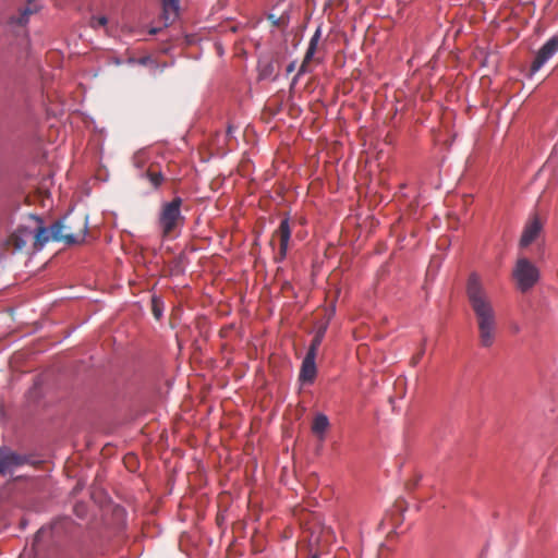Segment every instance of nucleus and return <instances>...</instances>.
I'll use <instances>...</instances> for the list:
<instances>
[{"instance_id":"f257e3e1","label":"nucleus","mask_w":558,"mask_h":558,"mask_svg":"<svg viewBox=\"0 0 558 558\" xmlns=\"http://www.w3.org/2000/svg\"><path fill=\"white\" fill-rule=\"evenodd\" d=\"M465 293L475 317L478 344L484 349L492 348L498 333L497 313L492 296L477 272L470 274Z\"/></svg>"},{"instance_id":"f03ea898","label":"nucleus","mask_w":558,"mask_h":558,"mask_svg":"<svg viewBox=\"0 0 558 558\" xmlns=\"http://www.w3.org/2000/svg\"><path fill=\"white\" fill-rule=\"evenodd\" d=\"M88 217L84 214H69L54 221V241L73 245L85 240Z\"/></svg>"},{"instance_id":"7ed1b4c3","label":"nucleus","mask_w":558,"mask_h":558,"mask_svg":"<svg viewBox=\"0 0 558 558\" xmlns=\"http://www.w3.org/2000/svg\"><path fill=\"white\" fill-rule=\"evenodd\" d=\"M183 199L174 197L161 205L158 216V226L162 238H174L183 227L185 218L181 213Z\"/></svg>"},{"instance_id":"20e7f679","label":"nucleus","mask_w":558,"mask_h":558,"mask_svg":"<svg viewBox=\"0 0 558 558\" xmlns=\"http://www.w3.org/2000/svg\"><path fill=\"white\" fill-rule=\"evenodd\" d=\"M518 291L530 292L541 280L539 268L527 257L519 256L511 271Z\"/></svg>"},{"instance_id":"39448f33","label":"nucleus","mask_w":558,"mask_h":558,"mask_svg":"<svg viewBox=\"0 0 558 558\" xmlns=\"http://www.w3.org/2000/svg\"><path fill=\"white\" fill-rule=\"evenodd\" d=\"M28 463V457L10 448H0V475L13 473L17 468Z\"/></svg>"},{"instance_id":"423d86ee","label":"nucleus","mask_w":558,"mask_h":558,"mask_svg":"<svg viewBox=\"0 0 558 558\" xmlns=\"http://www.w3.org/2000/svg\"><path fill=\"white\" fill-rule=\"evenodd\" d=\"M544 221L541 219L538 214H533L524 225L521 238L519 240V246L521 248L529 247L539 234L543 232Z\"/></svg>"},{"instance_id":"0eeeda50","label":"nucleus","mask_w":558,"mask_h":558,"mask_svg":"<svg viewBox=\"0 0 558 558\" xmlns=\"http://www.w3.org/2000/svg\"><path fill=\"white\" fill-rule=\"evenodd\" d=\"M558 51V34L550 37L536 52L531 63L530 72L532 74L538 72L543 65L551 59Z\"/></svg>"},{"instance_id":"6e6552de","label":"nucleus","mask_w":558,"mask_h":558,"mask_svg":"<svg viewBox=\"0 0 558 558\" xmlns=\"http://www.w3.org/2000/svg\"><path fill=\"white\" fill-rule=\"evenodd\" d=\"M291 233L292 230L290 227L289 219H282L279 227L275 230L272 234V240L270 242L272 244L275 239L279 240V251L275 256L276 262H282L287 257Z\"/></svg>"},{"instance_id":"1a4fd4ad","label":"nucleus","mask_w":558,"mask_h":558,"mask_svg":"<svg viewBox=\"0 0 558 558\" xmlns=\"http://www.w3.org/2000/svg\"><path fill=\"white\" fill-rule=\"evenodd\" d=\"M33 231L28 228H19L7 240V245L12 247L13 251H22L32 240Z\"/></svg>"},{"instance_id":"9d476101","label":"nucleus","mask_w":558,"mask_h":558,"mask_svg":"<svg viewBox=\"0 0 558 558\" xmlns=\"http://www.w3.org/2000/svg\"><path fill=\"white\" fill-rule=\"evenodd\" d=\"M315 360H316V356H312V355H307V354L305 355V357L302 362V366H301V371H300V375H299V380L302 384H313L314 383V380L316 378V374H317Z\"/></svg>"},{"instance_id":"9b49d317","label":"nucleus","mask_w":558,"mask_h":558,"mask_svg":"<svg viewBox=\"0 0 558 558\" xmlns=\"http://www.w3.org/2000/svg\"><path fill=\"white\" fill-rule=\"evenodd\" d=\"M320 37H322V26H318L310 40L307 50L305 52L303 62L299 69L298 75H301V74H304L307 72V65L313 60V57H314L315 52L317 51V47H318Z\"/></svg>"},{"instance_id":"f8f14e48","label":"nucleus","mask_w":558,"mask_h":558,"mask_svg":"<svg viewBox=\"0 0 558 558\" xmlns=\"http://www.w3.org/2000/svg\"><path fill=\"white\" fill-rule=\"evenodd\" d=\"M32 240L36 248H41L49 241H54V222L49 228L38 226L33 232Z\"/></svg>"},{"instance_id":"ddd939ff","label":"nucleus","mask_w":558,"mask_h":558,"mask_svg":"<svg viewBox=\"0 0 558 558\" xmlns=\"http://www.w3.org/2000/svg\"><path fill=\"white\" fill-rule=\"evenodd\" d=\"M258 77L260 80H275L277 77V70L274 61L262 60L258 63Z\"/></svg>"},{"instance_id":"4468645a","label":"nucleus","mask_w":558,"mask_h":558,"mask_svg":"<svg viewBox=\"0 0 558 558\" xmlns=\"http://www.w3.org/2000/svg\"><path fill=\"white\" fill-rule=\"evenodd\" d=\"M329 427V420L325 414H317L313 421L312 430L314 434L324 438V434Z\"/></svg>"},{"instance_id":"2eb2a0df","label":"nucleus","mask_w":558,"mask_h":558,"mask_svg":"<svg viewBox=\"0 0 558 558\" xmlns=\"http://www.w3.org/2000/svg\"><path fill=\"white\" fill-rule=\"evenodd\" d=\"M166 20L174 19L179 12V0H160Z\"/></svg>"},{"instance_id":"dca6fc26","label":"nucleus","mask_w":558,"mask_h":558,"mask_svg":"<svg viewBox=\"0 0 558 558\" xmlns=\"http://www.w3.org/2000/svg\"><path fill=\"white\" fill-rule=\"evenodd\" d=\"M144 177L150 182L154 189H157L163 182V175L160 171L156 170L154 167H149Z\"/></svg>"},{"instance_id":"f3484780","label":"nucleus","mask_w":558,"mask_h":558,"mask_svg":"<svg viewBox=\"0 0 558 558\" xmlns=\"http://www.w3.org/2000/svg\"><path fill=\"white\" fill-rule=\"evenodd\" d=\"M36 12L35 7H27L17 17L14 19V22L19 25H25L28 22V19L32 14Z\"/></svg>"},{"instance_id":"a211bd4d","label":"nucleus","mask_w":558,"mask_h":558,"mask_svg":"<svg viewBox=\"0 0 558 558\" xmlns=\"http://www.w3.org/2000/svg\"><path fill=\"white\" fill-rule=\"evenodd\" d=\"M60 523V521H56L53 522L50 526L46 527V526H43L41 529H39L37 531V533L35 534V543H38L40 539H43L47 534H50V532L56 529L58 526V524Z\"/></svg>"},{"instance_id":"6ab92c4d","label":"nucleus","mask_w":558,"mask_h":558,"mask_svg":"<svg viewBox=\"0 0 558 558\" xmlns=\"http://www.w3.org/2000/svg\"><path fill=\"white\" fill-rule=\"evenodd\" d=\"M425 347H426V338H424L421 342L418 351L411 357L410 364L412 366H416L420 361L422 360L424 353H425Z\"/></svg>"},{"instance_id":"aec40b11","label":"nucleus","mask_w":558,"mask_h":558,"mask_svg":"<svg viewBox=\"0 0 558 558\" xmlns=\"http://www.w3.org/2000/svg\"><path fill=\"white\" fill-rule=\"evenodd\" d=\"M107 24H108V19L105 15L92 16L89 20V26L94 29H98L99 27H105Z\"/></svg>"},{"instance_id":"412c9836","label":"nucleus","mask_w":558,"mask_h":558,"mask_svg":"<svg viewBox=\"0 0 558 558\" xmlns=\"http://www.w3.org/2000/svg\"><path fill=\"white\" fill-rule=\"evenodd\" d=\"M323 338L320 337H317L314 335V338L312 339V342H311V345L306 352L307 355H312V356H316L317 355V351L323 342Z\"/></svg>"},{"instance_id":"4be33fe9","label":"nucleus","mask_w":558,"mask_h":558,"mask_svg":"<svg viewBox=\"0 0 558 558\" xmlns=\"http://www.w3.org/2000/svg\"><path fill=\"white\" fill-rule=\"evenodd\" d=\"M267 19L277 27L286 26L288 24V17L286 15L276 16L275 14H269Z\"/></svg>"},{"instance_id":"5701e85b","label":"nucleus","mask_w":558,"mask_h":558,"mask_svg":"<svg viewBox=\"0 0 558 558\" xmlns=\"http://www.w3.org/2000/svg\"><path fill=\"white\" fill-rule=\"evenodd\" d=\"M327 328H328V320L317 327V329L315 331V336L324 339Z\"/></svg>"},{"instance_id":"b1692460","label":"nucleus","mask_w":558,"mask_h":558,"mask_svg":"<svg viewBox=\"0 0 558 558\" xmlns=\"http://www.w3.org/2000/svg\"><path fill=\"white\" fill-rule=\"evenodd\" d=\"M153 312H154V316L157 319H159L161 317V315H162L161 311L157 306H154Z\"/></svg>"},{"instance_id":"393cba45","label":"nucleus","mask_w":558,"mask_h":558,"mask_svg":"<svg viewBox=\"0 0 558 558\" xmlns=\"http://www.w3.org/2000/svg\"><path fill=\"white\" fill-rule=\"evenodd\" d=\"M294 70V63L288 65L287 71L292 72Z\"/></svg>"},{"instance_id":"a878e982","label":"nucleus","mask_w":558,"mask_h":558,"mask_svg":"<svg viewBox=\"0 0 558 558\" xmlns=\"http://www.w3.org/2000/svg\"><path fill=\"white\" fill-rule=\"evenodd\" d=\"M146 62H147V58H142V59L140 60V63H141V64H146Z\"/></svg>"},{"instance_id":"bb28decb","label":"nucleus","mask_w":558,"mask_h":558,"mask_svg":"<svg viewBox=\"0 0 558 558\" xmlns=\"http://www.w3.org/2000/svg\"><path fill=\"white\" fill-rule=\"evenodd\" d=\"M311 558H319V556L317 554H315Z\"/></svg>"}]
</instances>
